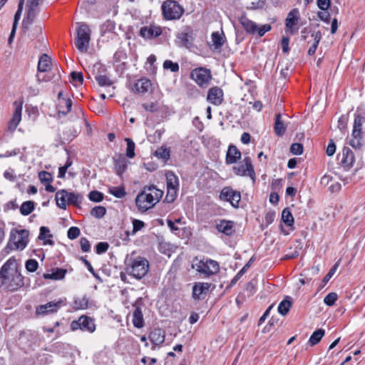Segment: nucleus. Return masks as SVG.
Here are the masks:
<instances>
[{"mask_svg": "<svg viewBox=\"0 0 365 365\" xmlns=\"http://www.w3.org/2000/svg\"><path fill=\"white\" fill-rule=\"evenodd\" d=\"M163 195V192L155 186H145L135 198L136 206L140 212H146L153 207L160 201Z\"/></svg>", "mask_w": 365, "mask_h": 365, "instance_id": "f257e3e1", "label": "nucleus"}, {"mask_svg": "<svg viewBox=\"0 0 365 365\" xmlns=\"http://www.w3.org/2000/svg\"><path fill=\"white\" fill-rule=\"evenodd\" d=\"M126 272L137 279H141L149 270V262L145 257H137L126 261Z\"/></svg>", "mask_w": 365, "mask_h": 365, "instance_id": "f03ea898", "label": "nucleus"}, {"mask_svg": "<svg viewBox=\"0 0 365 365\" xmlns=\"http://www.w3.org/2000/svg\"><path fill=\"white\" fill-rule=\"evenodd\" d=\"M76 30V46L82 53L88 51L91 40V29L85 23L78 24Z\"/></svg>", "mask_w": 365, "mask_h": 365, "instance_id": "7ed1b4c3", "label": "nucleus"}, {"mask_svg": "<svg viewBox=\"0 0 365 365\" xmlns=\"http://www.w3.org/2000/svg\"><path fill=\"white\" fill-rule=\"evenodd\" d=\"M163 15L166 20L180 19L183 12V8L175 1L167 0L161 6Z\"/></svg>", "mask_w": 365, "mask_h": 365, "instance_id": "20e7f679", "label": "nucleus"}, {"mask_svg": "<svg viewBox=\"0 0 365 365\" xmlns=\"http://www.w3.org/2000/svg\"><path fill=\"white\" fill-rule=\"evenodd\" d=\"M29 242V232L26 230L11 232L8 247L11 250H24Z\"/></svg>", "mask_w": 365, "mask_h": 365, "instance_id": "39448f33", "label": "nucleus"}, {"mask_svg": "<svg viewBox=\"0 0 365 365\" xmlns=\"http://www.w3.org/2000/svg\"><path fill=\"white\" fill-rule=\"evenodd\" d=\"M196 271L202 274L204 277H210L215 274L219 271L218 263L212 259L200 260L198 262L192 265Z\"/></svg>", "mask_w": 365, "mask_h": 365, "instance_id": "423d86ee", "label": "nucleus"}, {"mask_svg": "<svg viewBox=\"0 0 365 365\" xmlns=\"http://www.w3.org/2000/svg\"><path fill=\"white\" fill-rule=\"evenodd\" d=\"M43 0H26V17L23 20L24 25H31L38 12V6Z\"/></svg>", "mask_w": 365, "mask_h": 365, "instance_id": "0eeeda50", "label": "nucleus"}, {"mask_svg": "<svg viewBox=\"0 0 365 365\" xmlns=\"http://www.w3.org/2000/svg\"><path fill=\"white\" fill-rule=\"evenodd\" d=\"M220 198L229 202L233 207L237 208L241 200V194L230 187H225L222 190Z\"/></svg>", "mask_w": 365, "mask_h": 365, "instance_id": "6e6552de", "label": "nucleus"}, {"mask_svg": "<svg viewBox=\"0 0 365 365\" xmlns=\"http://www.w3.org/2000/svg\"><path fill=\"white\" fill-rule=\"evenodd\" d=\"M64 304L63 299L49 302L45 304L37 306L36 308V314L38 316H46L56 312Z\"/></svg>", "mask_w": 365, "mask_h": 365, "instance_id": "1a4fd4ad", "label": "nucleus"}, {"mask_svg": "<svg viewBox=\"0 0 365 365\" xmlns=\"http://www.w3.org/2000/svg\"><path fill=\"white\" fill-rule=\"evenodd\" d=\"M4 277H6V279L4 280V283L1 284L0 287L5 286L8 289L14 291L23 284L22 276L15 270H12L11 272L4 274Z\"/></svg>", "mask_w": 365, "mask_h": 365, "instance_id": "9d476101", "label": "nucleus"}, {"mask_svg": "<svg viewBox=\"0 0 365 365\" xmlns=\"http://www.w3.org/2000/svg\"><path fill=\"white\" fill-rule=\"evenodd\" d=\"M233 171L237 175L249 176L253 180H255V173L251 159L249 157L244 158L243 164L233 167Z\"/></svg>", "mask_w": 365, "mask_h": 365, "instance_id": "9b49d317", "label": "nucleus"}, {"mask_svg": "<svg viewBox=\"0 0 365 365\" xmlns=\"http://www.w3.org/2000/svg\"><path fill=\"white\" fill-rule=\"evenodd\" d=\"M71 327L72 330L80 329L89 332H93L96 329L93 320L86 316H82L79 317L78 321L73 322Z\"/></svg>", "mask_w": 365, "mask_h": 365, "instance_id": "f8f14e48", "label": "nucleus"}, {"mask_svg": "<svg viewBox=\"0 0 365 365\" xmlns=\"http://www.w3.org/2000/svg\"><path fill=\"white\" fill-rule=\"evenodd\" d=\"M14 110L11 119L8 125V130L14 132L21 120L23 102L14 101L13 103Z\"/></svg>", "mask_w": 365, "mask_h": 365, "instance_id": "ddd939ff", "label": "nucleus"}, {"mask_svg": "<svg viewBox=\"0 0 365 365\" xmlns=\"http://www.w3.org/2000/svg\"><path fill=\"white\" fill-rule=\"evenodd\" d=\"M191 78L200 86L207 84L211 79L210 71L204 68H195L191 72Z\"/></svg>", "mask_w": 365, "mask_h": 365, "instance_id": "4468645a", "label": "nucleus"}, {"mask_svg": "<svg viewBox=\"0 0 365 365\" xmlns=\"http://www.w3.org/2000/svg\"><path fill=\"white\" fill-rule=\"evenodd\" d=\"M162 34V29L156 25L143 26L140 29V35L145 39H151L159 36Z\"/></svg>", "mask_w": 365, "mask_h": 365, "instance_id": "2eb2a0df", "label": "nucleus"}, {"mask_svg": "<svg viewBox=\"0 0 365 365\" xmlns=\"http://www.w3.org/2000/svg\"><path fill=\"white\" fill-rule=\"evenodd\" d=\"M216 229L218 232L227 236H231L235 232L234 222L226 220H221L220 222L216 225Z\"/></svg>", "mask_w": 365, "mask_h": 365, "instance_id": "dca6fc26", "label": "nucleus"}, {"mask_svg": "<svg viewBox=\"0 0 365 365\" xmlns=\"http://www.w3.org/2000/svg\"><path fill=\"white\" fill-rule=\"evenodd\" d=\"M113 160L116 174L120 176L122 175L127 168L128 160L121 154H115Z\"/></svg>", "mask_w": 365, "mask_h": 365, "instance_id": "f3484780", "label": "nucleus"}, {"mask_svg": "<svg viewBox=\"0 0 365 365\" xmlns=\"http://www.w3.org/2000/svg\"><path fill=\"white\" fill-rule=\"evenodd\" d=\"M207 99L214 105L221 104L223 100L222 90L218 87L211 88L208 91Z\"/></svg>", "mask_w": 365, "mask_h": 365, "instance_id": "a211bd4d", "label": "nucleus"}, {"mask_svg": "<svg viewBox=\"0 0 365 365\" xmlns=\"http://www.w3.org/2000/svg\"><path fill=\"white\" fill-rule=\"evenodd\" d=\"M24 0H19V4H18V9L14 15V23H13V26H12V29L11 31V33H10V36H9V43H11L13 41V38L15 36V33H16V28H17V25H18V23H19V21L21 18V14H22V11H23V8H24Z\"/></svg>", "mask_w": 365, "mask_h": 365, "instance_id": "6ab92c4d", "label": "nucleus"}, {"mask_svg": "<svg viewBox=\"0 0 365 365\" xmlns=\"http://www.w3.org/2000/svg\"><path fill=\"white\" fill-rule=\"evenodd\" d=\"M210 287V284L207 282L195 283L192 287V297L195 299H200L201 295L207 293Z\"/></svg>", "mask_w": 365, "mask_h": 365, "instance_id": "aec40b11", "label": "nucleus"}, {"mask_svg": "<svg viewBox=\"0 0 365 365\" xmlns=\"http://www.w3.org/2000/svg\"><path fill=\"white\" fill-rule=\"evenodd\" d=\"M299 19V11L297 9H294L288 13L286 19V27L292 31L294 27L297 25Z\"/></svg>", "mask_w": 365, "mask_h": 365, "instance_id": "412c9836", "label": "nucleus"}, {"mask_svg": "<svg viewBox=\"0 0 365 365\" xmlns=\"http://www.w3.org/2000/svg\"><path fill=\"white\" fill-rule=\"evenodd\" d=\"M241 158V153L235 145H230L226 155L227 164L235 163Z\"/></svg>", "mask_w": 365, "mask_h": 365, "instance_id": "4be33fe9", "label": "nucleus"}, {"mask_svg": "<svg viewBox=\"0 0 365 365\" xmlns=\"http://www.w3.org/2000/svg\"><path fill=\"white\" fill-rule=\"evenodd\" d=\"M149 339L155 345H159L165 341V331L160 329H155L149 334Z\"/></svg>", "mask_w": 365, "mask_h": 365, "instance_id": "5701e85b", "label": "nucleus"}, {"mask_svg": "<svg viewBox=\"0 0 365 365\" xmlns=\"http://www.w3.org/2000/svg\"><path fill=\"white\" fill-rule=\"evenodd\" d=\"M51 58L46 53L41 55L38 63V71L39 72H47L51 70Z\"/></svg>", "mask_w": 365, "mask_h": 365, "instance_id": "b1692460", "label": "nucleus"}, {"mask_svg": "<svg viewBox=\"0 0 365 365\" xmlns=\"http://www.w3.org/2000/svg\"><path fill=\"white\" fill-rule=\"evenodd\" d=\"M55 199L57 205L61 209H66L68 204V192L66 190H60L56 193Z\"/></svg>", "mask_w": 365, "mask_h": 365, "instance_id": "393cba45", "label": "nucleus"}, {"mask_svg": "<svg viewBox=\"0 0 365 365\" xmlns=\"http://www.w3.org/2000/svg\"><path fill=\"white\" fill-rule=\"evenodd\" d=\"M151 82L149 79L141 78L135 83L134 86V89L138 93H145L149 91V89L151 87Z\"/></svg>", "mask_w": 365, "mask_h": 365, "instance_id": "a878e982", "label": "nucleus"}, {"mask_svg": "<svg viewBox=\"0 0 365 365\" xmlns=\"http://www.w3.org/2000/svg\"><path fill=\"white\" fill-rule=\"evenodd\" d=\"M212 46L214 49H220L225 41V36L222 31L221 33L216 31L213 32L211 36Z\"/></svg>", "mask_w": 365, "mask_h": 365, "instance_id": "bb28decb", "label": "nucleus"}, {"mask_svg": "<svg viewBox=\"0 0 365 365\" xmlns=\"http://www.w3.org/2000/svg\"><path fill=\"white\" fill-rule=\"evenodd\" d=\"M342 158L341 160V163L345 165L350 166L354 163V155L352 150L348 148L344 147L342 150Z\"/></svg>", "mask_w": 365, "mask_h": 365, "instance_id": "cd10ccee", "label": "nucleus"}, {"mask_svg": "<svg viewBox=\"0 0 365 365\" xmlns=\"http://www.w3.org/2000/svg\"><path fill=\"white\" fill-rule=\"evenodd\" d=\"M240 24L245 30L250 34H255L257 30V25L246 16H242L240 19Z\"/></svg>", "mask_w": 365, "mask_h": 365, "instance_id": "c85d7f7f", "label": "nucleus"}, {"mask_svg": "<svg viewBox=\"0 0 365 365\" xmlns=\"http://www.w3.org/2000/svg\"><path fill=\"white\" fill-rule=\"evenodd\" d=\"M133 324L136 328H142L144 326L143 315L140 307H136L133 313Z\"/></svg>", "mask_w": 365, "mask_h": 365, "instance_id": "c756f323", "label": "nucleus"}, {"mask_svg": "<svg viewBox=\"0 0 365 365\" xmlns=\"http://www.w3.org/2000/svg\"><path fill=\"white\" fill-rule=\"evenodd\" d=\"M16 260L14 259H9L6 261V262L2 266L0 270V285L4 283V280H6V277L4 274L11 272L9 271L11 266L14 265Z\"/></svg>", "mask_w": 365, "mask_h": 365, "instance_id": "7c9ffc66", "label": "nucleus"}, {"mask_svg": "<svg viewBox=\"0 0 365 365\" xmlns=\"http://www.w3.org/2000/svg\"><path fill=\"white\" fill-rule=\"evenodd\" d=\"M363 120L364 117L361 115H355L352 137L361 136Z\"/></svg>", "mask_w": 365, "mask_h": 365, "instance_id": "2f4dec72", "label": "nucleus"}, {"mask_svg": "<svg viewBox=\"0 0 365 365\" xmlns=\"http://www.w3.org/2000/svg\"><path fill=\"white\" fill-rule=\"evenodd\" d=\"M66 269L57 268L53 271L51 274H44L45 279H51L54 280H60L65 277Z\"/></svg>", "mask_w": 365, "mask_h": 365, "instance_id": "473e14b6", "label": "nucleus"}, {"mask_svg": "<svg viewBox=\"0 0 365 365\" xmlns=\"http://www.w3.org/2000/svg\"><path fill=\"white\" fill-rule=\"evenodd\" d=\"M274 128L276 135L278 136H282L286 130V127L284 126V123L281 120L280 113H278L276 115Z\"/></svg>", "mask_w": 365, "mask_h": 365, "instance_id": "72a5a7b5", "label": "nucleus"}, {"mask_svg": "<svg viewBox=\"0 0 365 365\" xmlns=\"http://www.w3.org/2000/svg\"><path fill=\"white\" fill-rule=\"evenodd\" d=\"M325 333V331L322 329H319L313 332V334L311 335L308 344H310V346H314L317 344H318L322 338L324 336Z\"/></svg>", "mask_w": 365, "mask_h": 365, "instance_id": "f704fd0d", "label": "nucleus"}, {"mask_svg": "<svg viewBox=\"0 0 365 365\" xmlns=\"http://www.w3.org/2000/svg\"><path fill=\"white\" fill-rule=\"evenodd\" d=\"M292 306V302L289 297H287L286 299L282 300L279 306H278V312L282 315H286Z\"/></svg>", "mask_w": 365, "mask_h": 365, "instance_id": "c9c22d12", "label": "nucleus"}, {"mask_svg": "<svg viewBox=\"0 0 365 365\" xmlns=\"http://www.w3.org/2000/svg\"><path fill=\"white\" fill-rule=\"evenodd\" d=\"M35 208V203L33 201L28 200L22 203L20 207V212L23 215H29Z\"/></svg>", "mask_w": 365, "mask_h": 365, "instance_id": "e433bc0d", "label": "nucleus"}, {"mask_svg": "<svg viewBox=\"0 0 365 365\" xmlns=\"http://www.w3.org/2000/svg\"><path fill=\"white\" fill-rule=\"evenodd\" d=\"M312 36L314 37V43L313 44L309 47L308 50V54L312 56L314 55L316 52L317 48L319 45V43L322 38V34L319 31L314 33L312 34Z\"/></svg>", "mask_w": 365, "mask_h": 365, "instance_id": "4c0bfd02", "label": "nucleus"}, {"mask_svg": "<svg viewBox=\"0 0 365 365\" xmlns=\"http://www.w3.org/2000/svg\"><path fill=\"white\" fill-rule=\"evenodd\" d=\"M167 187H178L179 180L178 178L172 172L166 174Z\"/></svg>", "mask_w": 365, "mask_h": 365, "instance_id": "58836bf2", "label": "nucleus"}, {"mask_svg": "<svg viewBox=\"0 0 365 365\" xmlns=\"http://www.w3.org/2000/svg\"><path fill=\"white\" fill-rule=\"evenodd\" d=\"M282 220L287 226H292L293 225L294 217L289 208H284L282 210Z\"/></svg>", "mask_w": 365, "mask_h": 365, "instance_id": "ea45409f", "label": "nucleus"}, {"mask_svg": "<svg viewBox=\"0 0 365 365\" xmlns=\"http://www.w3.org/2000/svg\"><path fill=\"white\" fill-rule=\"evenodd\" d=\"M127 143L126 148V156L129 158H133L135 155V143L130 138H126L125 139Z\"/></svg>", "mask_w": 365, "mask_h": 365, "instance_id": "a19ab883", "label": "nucleus"}, {"mask_svg": "<svg viewBox=\"0 0 365 365\" xmlns=\"http://www.w3.org/2000/svg\"><path fill=\"white\" fill-rule=\"evenodd\" d=\"M88 300L86 297H77L74 300V307L77 309H85L88 307Z\"/></svg>", "mask_w": 365, "mask_h": 365, "instance_id": "79ce46f5", "label": "nucleus"}, {"mask_svg": "<svg viewBox=\"0 0 365 365\" xmlns=\"http://www.w3.org/2000/svg\"><path fill=\"white\" fill-rule=\"evenodd\" d=\"M155 156L166 161L170 158V150L165 147L159 148L155 153Z\"/></svg>", "mask_w": 365, "mask_h": 365, "instance_id": "37998d69", "label": "nucleus"}, {"mask_svg": "<svg viewBox=\"0 0 365 365\" xmlns=\"http://www.w3.org/2000/svg\"><path fill=\"white\" fill-rule=\"evenodd\" d=\"M95 79L100 86H110L113 84V81L106 75H96Z\"/></svg>", "mask_w": 365, "mask_h": 365, "instance_id": "c03bdc74", "label": "nucleus"}, {"mask_svg": "<svg viewBox=\"0 0 365 365\" xmlns=\"http://www.w3.org/2000/svg\"><path fill=\"white\" fill-rule=\"evenodd\" d=\"M178 187H167V194L165 196V201L167 202H173L178 195Z\"/></svg>", "mask_w": 365, "mask_h": 365, "instance_id": "a18cd8bd", "label": "nucleus"}, {"mask_svg": "<svg viewBox=\"0 0 365 365\" xmlns=\"http://www.w3.org/2000/svg\"><path fill=\"white\" fill-rule=\"evenodd\" d=\"M82 198L80 194L68 192V204L78 205L82 202Z\"/></svg>", "mask_w": 365, "mask_h": 365, "instance_id": "49530a36", "label": "nucleus"}, {"mask_svg": "<svg viewBox=\"0 0 365 365\" xmlns=\"http://www.w3.org/2000/svg\"><path fill=\"white\" fill-rule=\"evenodd\" d=\"M109 192L113 196L121 198L126 194L125 189L122 187H112L109 189Z\"/></svg>", "mask_w": 365, "mask_h": 365, "instance_id": "de8ad7c7", "label": "nucleus"}, {"mask_svg": "<svg viewBox=\"0 0 365 365\" xmlns=\"http://www.w3.org/2000/svg\"><path fill=\"white\" fill-rule=\"evenodd\" d=\"M106 212V210L103 206H96L93 207L91 211V215L97 218L103 217L105 215Z\"/></svg>", "mask_w": 365, "mask_h": 365, "instance_id": "09e8293b", "label": "nucleus"}, {"mask_svg": "<svg viewBox=\"0 0 365 365\" xmlns=\"http://www.w3.org/2000/svg\"><path fill=\"white\" fill-rule=\"evenodd\" d=\"M190 36L187 33H181L178 36V42L181 46L187 47L190 44Z\"/></svg>", "mask_w": 365, "mask_h": 365, "instance_id": "8fccbe9b", "label": "nucleus"}, {"mask_svg": "<svg viewBox=\"0 0 365 365\" xmlns=\"http://www.w3.org/2000/svg\"><path fill=\"white\" fill-rule=\"evenodd\" d=\"M88 198L91 201L99 202L103 200V195L99 191L93 190L89 193Z\"/></svg>", "mask_w": 365, "mask_h": 365, "instance_id": "3c124183", "label": "nucleus"}, {"mask_svg": "<svg viewBox=\"0 0 365 365\" xmlns=\"http://www.w3.org/2000/svg\"><path fill=\"white\" fill-rule=\"evenodd\" d=\"M338 298L337 294L335 292L329 293L324 299V302L328 306H332Z\"/></svg>", "mask_w": 365, "mask_h": 365, "instance_id": "603ef678", "label": "nucleus"}, {"mask_svg": "<svg viewBox=\"0 0 365 365\" xmlns=\"http://www.w3.org/2000/svg\"><path fill=\"white\" fill-rule=\"evenodd\" d=\"M132 223H133V230L131 232L132 235H135L137 232L140 230L145 226V223L140 220L134 219V220H133Z\"/></svg>", "mask_w": 365, "mask_h": 365, "instance_id": "864d4df0", "label": "nucleus"}, {"mask_svg": "<svg viewBox=\"0 0 365 365\" xmlns=\"http://www.w3.org/2000/svg\"><path fill=\"white\" fill-rule=\"evenodd\" d=\"M81 234L80 229L77 227H71L68 229L67 236L70 240L76 239Z\"/></svg>", "mask_w": 365, "mask_h": 365, "instance_id": "5fc2aeb1", "label": "nucleus"}, {"mask_svg": "<svg viewBox=\"0 0 365 365\" xmlns=\"http://www.w3.org/2000/svg\"><path fill=\"white\" fill-rule=\"evenodd\" d=\"M38 267V263L36 259H29L26 262V269L31 272H35Z\"/></svg>", "mask_w": 365, "mask_h": 365, "instance_id": "6e6d98bb", "label": "nucleus"}, {"mask_svg": "<svg viewBox=\"0 0 365 365\" xmlns=\"http://www.w3.org/2000/svg\"><path fill=\"white\" fill-rule=\"evenodd\" d=\"M163 68L165 69H170L172 72H176L179 70L178 64L177 63H173L170 60H166L164 61Z\"/></svg>", "mask_w": 365, "mask_h": 365, "instance_id": "4d7b16f0", "label": "nucleus"}, {"mask_svg": "<svg viewBox=\"0 0 365 365\" xmlns=\"http://www.w3.org/2000/svg\"><path fill=\"white\" fill-rule=\"evenodd\" d=\"M38 178L41 182L49 183L52 181V175L46 171H41L38 173Z\"/></svg>", "mask_w": 365, "mask_h": 365, "instance_id": "13d9d810", "label": "nucleus"}, {"mask_svg": "<svg viewBox=\"0 0 365 365\" xmlns=\"http://www.w3.org/2000/svg\"><path fill=\"white\" fill-rule=\"evenodd\" d=\"M52 235L50 234V230L48 227L42 226L40 227V233L38 239L40 240H45L47 237H51Z\"/></svg>", "mask_w": 365, "mask_h": 365, "instance_id": "bf43d9fd", "label": "nucleus"}, {"mask_svg": "<svg viewBox=\"0 0 365 365\" xmlns=\"http://www.w3.org/2000/svg\"><path fill=\"white\" fill-rule=\"evenodd\" d=\"M290 152L294 155H301L303 153V145L301 143H293L290 147Z\"/></svg>", "mask_w": 365, "mask_h": 365, "instance_id": "052dcab7", "label": "nucleus"}, {"mask_svg": "<svg viewBox=\"0 0 365 365\" xmlns=\"http://www.w3.org/2000/svg\"><path fill=\"white\" fill-rule=\"evenodd\" d=\"M349 144L354 149H360L362 145L361 135L353 137V138L350 140Z\"/></svg>", "mask_w": 365, "mask_h": 365, "instance_id": "680f3d73", "label": "nucleus"}, {"mask_svg": "<svg viewBox=\"0 0 365 365\" xmlns=\"http://www.w3.org/2000/svg\"><path fill=\"white\" fill-rule=\"evenodd\" d=\"M71 76L73 82L78 83L80 84L83 83V74L81 72L73 71L71 73Z\"/></svg>", "mask_w": 365, "mask_h": 365, "instance_id": "e2e57ef3", "label": "nucleus"}, {"mask_svg": "<svg viewBox=\"0 0 365 365\" xmlns=\"http://www.w3.org/2000/svg\"><path fill=\"white\" fill-rule=\"evenodd\" d=\"M80 245L81 250L83 252H88L90 251L91 249V245L89 241L86 237H82L80 240Z\"/></svg>", "mask_w": 365, "mask_h": 365, "instance_id": "0e129e2a", "label": "nucleus"}, {"mask_svg": "<svg viewBox=\"0 0 365 365\" xmlns=\"http://www.w3.org/2000/svg\"><path fill=\"white\" fill-rule=\"evenodd\" d=\"M271 30V26L269 24H264L261 26H257V30L256 34L259 35V36H262L264 34Z\"/></svg>", "mask_w": 365, "mask_h": 365, "instance_id": "69168bd1", "label": "nucleus"}, {"mask_svg": "<svg viewBox=\"0 0 365 365\" xmlns=\"http://www.w3.org/2000/svg\"><path fill=\"white\" fill-rule=\"evenodd\" d=\"M108 249V244L107 242H99L96 245V252L102 254L106 252Z\"/></svg>", "mask_w": 365, "mask_h": 365, "instance_id": "338daca9", "label": "nucleus"}, {"mask_svg": "<svg viewBox=\"0 0 365 365\" xmlns=\"http://www.w3.org/2000/svg\"><path fill=\"white\" fill-rule=\"evenodd\" d=\"M275 218V212L269 211L265 214L264 220L267 225L272 224Z\"/></svg>", "mask_w": 365, "mask_h": 365, "instance_id": "774afa93", "label": "nucleus"}]
</instances>
